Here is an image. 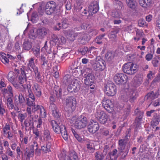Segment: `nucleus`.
Here are the masks:
<instances>
[{
	"label": "nucleus",
	"mask_w": 160,
	"mask_h": 160,
	"mask_svg": "<svg viewBox=\"0 0 160 160\" xmlns=\"http://www.w3.org/2000/svg\"><path fill=\"white\" fill-rule=\"evenodd\" d=\"M36 147L35 151V152L36 153V152H37L38 150V144L37 142L34 141H33V144L31 145L30 149V150H32V151H34V147Z\"/></svg>",
	"instance_id": "864d4df0"
},
{
	"label": "nucleus",
	"mask_w": 160,
	"mask_h": 160,
	"mask_svg": "<svg viewBox=\"0 0 160 160\" xmlns=\"http://www.w3.org/2000/svg\"><path fill=\"white\" fill-rule=\"evenodd\" d=\"M12 97L8 96L7 99L6 104L7 108L9 109H12L14 108V105L13 104V100L12 99Z\"/></svg>",
	"instance_id": "bb28decb"
},
{
	"label": "nucleus",
	"mask_w": 160,
	"mask_h": 160,
	"mask_svg": "<svg viewBox=\"0 0 160 160\" xmlns=\"http://www.w3.org/2000/svg\"><path fill=\"white\" fill-rule=\"evenodd\" d=\"M18 118L20 119V121L21 122H22L23 120L25 119V118L27 117L26 114L25 113H20L18 114Z\"/></svg>",
	"instance_id": "052dcab7"
},
{
	"label": "nucleus",
	"mask_w": 160,
	"mask_h": 160,
	"mask_svg": "<svg viewBox=\"0 0 160 160\" xmlns=\"http://www.w3.org/2000/svg\"><path fill=\"white\" fill-rule=\"evenodd\" d=\"M45 13L48 15L55 16L57 14V9L56 3L53 1L47 2L45 7Z\"/></svg>",
	"instance_id": "f03ea898"
},
{
	"label": "nucleus",
	"mask_w": 160,
	"mask_h": 160,
	"mask_svg": "<svg viewBox=\"0 0 160 160\" xmlns=\"http://www.w3.org/2000/svg\"><path fill=\"white\" fill-rule=\"evenodd\" d=\"M99 128L98 123L92 120L90 122L88 125V130L91 133L93 134L97 131Z\"/></svg>",
	"instance_id": "2eb2a0df"
},
{
	"label": "nucleus",
	"mask_w": 160,
	"mask_h": 160,
	"mask_svg": "<svg viewBox=\"0 0 160 160\" xmlns=\"http://www.w3.org/2000/svg\"><path fill=\"white\" fill-rule=\"evenodd\" d=\"M113 32H111L108 35V37L112 41H115L117 38V35Z\"/></svg>",
	"instance_id": "4d7b16f0"
},
{
	"label": "nucleus",
	"mask_w": 160,
	"mask_h": 160,
	"mask_svg": "<svg viewBox=\"0 0 160 160\" xmlns=\"http://www.w3.org/2000/svg\"><path fill=\"white\" fill-rule=\"evenodd\" d=\"M13 72H10L8 75V80L11 82H13L14 80V77L12 76L13 74Z\"/></svg>",
	"instance_id": "680f3d73"
},
{
	"label": "nucleus",
	"mask_w": 160,
	"mask_h": 160,
	"mask_svg": "<svg viewBox=\"0 0 160 160\" xmlns=\"http://www.w3.org/2000/svg\"><path fill=\"white\" fill-rule=\"evenodd\" d=\"M102 107L109 113H111L113 112V105L111 100L104 98L102 100Z\"/></svg>",
	"instance_id": "ddd939ff"
},
{
	"label": "nucleus",
	"mask_w": 160,
	"mask_h": 160,
	"mask_svg": "<svg viewBox=\"0 0 160 160\" xmlns=\"http://www.w3.org/2000/svg\"><path fill=\"white\" fill-rule=\"evenodd\" d=\"M138 24L139 26L141 27H144L146 24V22L144 20L141 19L138 21Z\"/></svg>",
	"instance_id": "0e129e2a"
},
{
	"label": "nucleus",
	"mask_w": 160,
	"mask_h": 160,
	"mask_svg": "<svg viewBox=\"0 0 160 160\" xmlns=\"http://www.w3.org/2000/svg\"><path fill=\"white\" fill-rule=\"evenodd\" d=\"M64 82L66 84H68L70 83L72 81V78L71 76L69 75H66L63 77Z\"/></svg>",
	"instance_id": "3c124183"
},
{
	"label": "nucleus",
	"mask_w": 160,
	"mask_h": 160,
	"mask_svg": "<svg viewBox=\"0 0 160 160\" xmlns=\"http://www.w3.org/2000/svg\"><path fill=\"white\" fill-rule=\"evenodd\" d=\"M73 135L74 136L77 140L79 142H81L82 141V139L79 134L76 132L75 130L72 128L71 129Z\"/></svg>",
	"instance_id": "de8ad7c7"
},
{
	"label": "nucleus",
	"mask_w": 160,
	"mask_h": 160,
	"mask_svg": "<svg viewBox=\"0 0 160 160\" xmlns=\"http://www.w3.org/2000/svg\"><path fill=\"white\" fill-rule=\"evenodd\" d=\"M160 122V116L157 115L156 113L154 114L152 120V125L157 126L159 124Z\"/></svg>",
	"instance_id": "c85d7f7f"
},
{
	"label": "nucleus",
	"mask_w": 160,
	"mask_h": 160,
	"mask_svg": "<svg viewBox=\"0 0 160 160\" xmlns=\"http://www.w3.org/2000/svg\"><path fill=\"white\" fill-rule=\"evenodd\" d=\"M0 58L2 62L5 64H7L9 62V59H13L14 58L13 57L8 54H6L2 52L1 53Z\"/></svg>",
	"instance_id": "4be33fe9"
},
{
	"label": "nucleus",
	"mask_w": 160,
	"mask_h": 160,
	"mask_svg": "<svg viewBox=\"0 0 160 160\" xmlns=\"http://www.w3.org/2000/svg\"><path fill=\"white\" fill-rule=\"evenodd\" d=\"M32 51H33L34 55L37 58H39L40 57V48L39 47L32 48Z\"/></svg>",
	"instance_id": "a19ab883"
},
{
	"label": "nucleus",
	"mask_w": 160,
	"mask_h": 160,
	"mask_svg": "<svg viewBox=\"0 0 160 160\" xmlns=\"http://www.w3.org/2000/svg\"><path fill=\"white\" fill-rule=\"evenodd\" d=\"M43 137L46 140H48L51 139V136L49 130L47 128H44L43 132Z\"/></svg>",
	"instance_id": "c756f323"
},
{
	"label": "nucleus",
	"mask_w": 160,
	"mask_h": 160,
	"mask_svg": "<svg viewBox=\"0 0 160 160\" xmlns=\"http://www.w3.org/2000/svg\"><path fill=\"white\" fill-rule=\"evenodd\" d=\"M94 80V76L85 77L83 79L84 83L88 86V92L90 93L93 94L95 92V84L93 82Z\"/></svg>",
	"instance_id": "7ed1b4c3"
},
{
	"label": "nucleus",
	"mask_w": 160,
	"mask_h": 160,
	"mask_svg": "<svg viewBox=\"0 0 160 160\" xmlns=\"http://www.w3.org/2000/svg\"><path fill=\"white\" fill-rule=\"evenodd\" d=\"M24 124L26 130H31L34 128L33 116H31L30 117H28V120H25L24 122Z\"/></svg>",
	"instance_id": "dca6fc26"
},
{
	"label": "nucleus",
	"mask_w": 160,
	"mask_h": 160,
	"mask_svg": "<svg viewBox=\"0 0 160 160\" xmlns=\"http://www.w3.org/2000/svg\"><path fill=\"white\" fill-rule=\"evenodd\" d=\"M34 151L29 149L28 148H27L25 150L24 155L27 156V159H29L30 157H32L34 154Z\"/></svg>",
	"instance_id": "f704fd0d"
},
{
	"label": "nucleus",
	"mask_w": 160,
	"mask_h": 160,
	"mask_svg": "<svg viewBox=\"0 0 160 160\" xmlns=\"http://www.w3.org/2000/svg\"><path fill=\"white\" fill-rule=\"evenodd\" d=\"M8 92L9 94L8 96L13 97V92L12 88L10 85H8L7 87Z\"/></svg>",
	"instance_id": "e2e57ef3"
},
{
	"label": "nucleus",
	"mask_w": 160,
	"mask_h": 160,
	"mask_svg": "<svg viewBox=\"0 0 160 160\" xmlns=\"http://www.w3.org/2000/svg\"><path fill=\"white\" fill-rule=\"evenodd\" d=\"M32 92H33L35 95L38 97H40L42 94L41 87L37 83H33L32 87Z\"/></svg>",
	"instance_id": "6ab92c4d"
},
{
	"label": "nucleus",
	"mask_w": 160,
	"mask_h": 160,
	"mask_svg": "<svg viewBox=\"0 0 160 160\" xmlns=\"http://www.w3.org/2000/svg\"><path fill=\"white\" fill-rule=\"evenodd\" d=\"M84 73V77L94 76L92 69L90 68H86L85 70Z\"/></svg>",
	"instance_id": "79ce46f5"
},
{
	"label": "nucleus",
	"mask_w": 160,
	"mask_h": 160,
	"mask_svg": "<svg viewBox=\"0 0 160 160\" xmlns=\"http://www.w3.org/2000/svg\"><path fill=\"white\" fill-rule=\"evenodd\" d=\"M12 84L13 86L16 89H18L20 91L22 92L25 88H23L22 87L15 82H12Z\"/></svg>",
	"instance_id": "8fccbe9b"
},
{
	"label": "nucleus",
	"mask_w": 160,
	"mask_h": 160,
	"mask_svg": "<svg viewBox=\"0 0 160 160\" xmlns=\"http://www.w3.org/2000/svg\"><path fill=\"white\" fill-rule=\"evenodd\" d=\"M49 109L52 112L58 109L57 108L56 105L54 103H50V105L49 106Z\"/></svg>",
	"instance_id": "774afa93"
},
{
	"label": "nucleus",
	"mask_w": 160,
	"mask_h": 160,
	"mask_svg": "<svg viewBox=\"0 0 160 160\" xmlns=\"http://www.w3.org/2000/svg\"><path fill=\"white\" fill-rule=\"evenodd\" d=\"M38 112H40V115L42 117L45 118L46 117V114L45 111V110L43 107L41 106V107Z\"/></svg>",
	"instance_id": "603ef678"
},
{
	"label": "nucleus",
	"mask_w": 160,
	"mask_h": 160,
	"mask_svg": "<svg viewBox=\"0 0 160 160\" xmlns=\"http://www.w3.org/2000/svg\"><path fill=\"white\" fill-rule=\"evenodd\" d=\"M32 47V43L28 41H25L23 44V49L26 50H28Z\"/></svg>",
	"instance_id": "7c9ffc66"
},
{
	"label": "nucleus",
	"mask_w": 160,
	"mask_h": 160,
	"mask_svg": "<svg viewBox=\"0 0 160 160\" xmlns=\"http://www.w3.org/2000/svg\"><path fill=\"white\" fill-rule=\"evenodd\" d=\"M5 112V110L2 104V102L0 101V115L2 116Z\"/></svg>",
	"instance_id": "13d9d810"
},
{
	"label": "nucleus",
	"mask_w": 160,
	"mask_h": 160,
	"mask_svg": "<svg viewBox=\"0 0 160 160\" xmlns=\"http://www.w3.org/2000/svg\"><path fill=\"white\" fill-rule=\"evenodd\" d=\"M40 20L43 24H47L49 22V19L48 18L45 16H42L40 18Z\"/></svg>",
	"instance_id": "6e6d98bb"
},
{
	"label": "nucleus",
	"mask_w": 160,
	"mask_h": 160,
	"mask_svg": "<svg viewBox=\"0 0 160 160\" xmlns=\"http://www.w3.org/2000/svg\"><path fill=\"white\" fill-rule=\"evenodd\" d=\"M28 69L27 68H24L22 67L21 68V73L19 76L18 81V82L21 85V86L23 88H25V87L23 84L26 83L27 81V78L25 73V71L27 70Z\"/></svg>",
	"instance_id": "9b49d317"
},
{
	"label": "nucleus",
	"mask_w": 160,
	"mask_h": 160,
	"mask_svg": "<svg viewBox=\"0 0 160 160\" xmlns=\"http://www.w3.org/2000/svg\"><path fill=\"white\" fill-rule=\"evenodd\" d=\"M122 70L124 72L128 74L132 75L137 72L136 65L131 62L125 63L122 66Z\"/></svg>",
	"instance_id": "39448f33"
},
{
	"label": "nucleus",
	"mask_w": 160,
	"mask_h": 160,
	"mask_svg": "<svg viewBox=\"0 0 160 160\" xmlns=\"http://www.w3.org/2000/svg\"><path fill=\"white\" fill-rule=\"evenodd\" d=\"M114 80L118 85H121L125 83L128 79V77L126 74L122 73H118L115 75Z\"/></svg>",
	"instance_id": "6e6552de"
},
{
	"label": "nucleus",
	"mask_w": 160,
	"mask_h": 160,
	"mask_svg": "<svg viewBox=\"0 0 160 160\" xmlns=\"http://www.w3.org/2000/svg\"><path fill=\"white\" fill-rule=\"evenodd\" d=\"M34 60V58H32L29 60L28 64V69L30 67L33 69L32 71L34 72L35 78L37 81H41V74L38 71V67L35 65Z\"/></svg>",
	"instance_id": "423d86ee"
},
{
	"label": "nucleus",
	"mask_w": 160,
	"mask_h": 160,
	"mask_svg": "<svg viewBox=\"0 0 160 160\" xmlns=\"http://www.w3.org/2000/svg\"><path fill=\"white\" fill-rule=\"evenodd\" d=\"M62 26L63 28H67L69 25V23L68 19L66 18H63L61 20Z\"/></svg>",
	"instance_id": "49530a36"
},
{
	"label": "nucleus",
	"mask_w": 160,
	"mask_h": 160,
	"mask_svg": "<svg viewBox=\"0 0 160 160\" xmlns=\"http://www.w3.org/2000/svg\"><path fill=\"white\" fill-rule=\"evenodd\" d=\"M50 122L54 132L57 134L61 133L63 139L65 140H68V136L65 126L60 123L59 121L52 120Z\"/></svg>",
	"instance_id": "f257e3e1"
},
{
	"label": "nucleus",
	"mask_w": 160,
	"mask_h": 160,
	"mask_svg": "<svg viewBox=\"0 0 160 160\" xmlns=\"http://www.w3.org/2000/svg\"><path fill=\"white\" fill-rule=\"evenodd\" d=\"M53 94L55 95L58 98H61L62 97V89L58 87V88L54 90Z\"/></svg>",
	"instance_id": "ea45409f"
},
{
	"label": "nucleus",
	"mask_w": 160,
	"mask_h": 160,
	"mask_svg": "<svg viewBox=\"0 0 160 160\" xmlns=\"http://www.w3.org/2000/svg\"><path fill=\"white\" fill-rule=\"evenodd\" d=\"M59 42L58 38L57 36L55 34H53L51 36V38L50 41V43L52 44H57Z\"/></svg>",
	"instance_id": "473e14b6"
},
{
	"label": "nucleus",
	"mask_w": 160,
	"mask_h": 160,
	"mask_svg": "<svg viewBox=\"0 0 160 160\" xmlns=\"http://www.w3.org/2000/svg\"><path fill=\"white\" fill-rule=\"evenodd\" d=\"M158 94L159 93L158 92L152 91L147 95L145 97V99L151 101L157 98Z\"/></svg>",
	"instance_id": "393cba45"
},
{
	"label": "nucleus",
	"mask_w": 160,
	"mask_h": 160,
	"mask_svg": "<svg viewBox=\"0 0 160 160\" xmlns=\"http://www.w3.org/2000/svg\"><path fill=\"white\" fill-rule=\"evenodd\" d=\"M87 124V118L84 115H81L76 120L74 126L77 129H81L85 128Z\"/></svg>",
	"instance_id": "0eeeda50"
},
{
	"label": "nucleus",
	"mask_w": 160,
	"mask_h": 160,
	"mask_svg": "<svg viewBox=\"0 0 160 160\" xmlns=\"http://www.w3.org/2000/svg\"><path fill=\"white\" fill-rule=\"evenodd\" d=\"M39 58V60L40 62H48V61L46 60V55L45 54H41V56Z\"/></svg>",
	"instance_id": "338daca9"
},
{
	"label": "nucleus",
	"mask_w": 160,
	"mask_h": 160,
	"mask_svg": "<svg viewBox=\"0 0 160 160\" xmlns=\"http://www.w3.org/2000/svg\"><path fill=\"white\" fill-rule=\"evenodd\" d=\"M80 85L77 82L74 81L72 82V83L68 85L67 90L71 92L75 93L77 92L80 89Z\"/></svg>",
	"instance_id": "f3484780"
},
{
	"label": "nucleus",
	"mask_w": 160,
	"mask_h": 160,
	"mask_svg": "<svg viewBox=\"0 0 160 160\" xmlns=\"http://www.w3.org/2000/svg\"><path fill=\"white\" fill-rule=\"evenodd\" d=\"M137 98V96L136 92L133 91H132L130 92L128 96L130 102H133Z\"/></svg>",
	"instance_id": "4c0bfd02"
},
{
	"label": "nucleus",
	"mask_w": 160,
	"mask_h": 160,
	"mask_svg": "<svg viewBox=\"0 0 160 160\" xmlns=\"http://www.w3.org/2000/svg\"><path fill=\"white\" fill-rule=\"evenodd\" d=\"M48 30L44 27H41L37 30V36L42 39L44 38L47 33Z\"/></svg>",
	"instance_id": "5701e85b"
},
{
	"label": "nucleus",
	"mask_w": 160,
	"mask_h": 160,
	"mask_svg": "<svg viewBox=\"0 0 160 160\" xmlns=\"http://www.w3.org/2000/svg\"><path fill=\"white\" fill-rule=\"evenodd\" d=\"M128 133L125 136V138L120 139L118 142V150L120 152H123L125 150L128 142V139L130 138V135Z\"/></svg>",
	"instance_id": "f8f14e48"
},
{
	"label": "nucleus",
	"mask_w": 160,
	"mask_h": 160,
	"mask_svg": "<svg viewBox=\"0 0 160 160\" xmlns=\"http://www.w3.org/2000/svg\"><path fill=\"white\" fill-rule=\"evenodd\" d=\"M58 158L60 160H78L77 154L74 151L69 152L68 156L66 155L65 151H63L58 155Z\"/></svg>",
	"instance_id": "20e7f679"
},
{
	"label": "nucleus",
	"mask_w": 160,
	"mask_h": 160,
	"mask_svg": "<svg viewBox=\"0 0 160 160\" xmlns=\"http://www.w3.org/2000/svg\"><path fill=\"white\" fill-rule=\"evenodd\" d=\"M89 12L91 13V14L95 13L99 9V5L96 2H94L91 3L88 7Z\"/></svg>",
	"instance_id": "412c9836"
},
{
	"label": "nucleus",
	"mask_w": 160,
	"mask_h": 160,
	"mask_svg": "<svg viewBox=\"0 0 160 160\" xmlns=\"http://www.w3.org/2000/svg\"><path fill=\"white\" fill-rule=\"evenodd\" d=\"M76 104V101L75 98L72 97H69L67 98L66 99V106L68 108V110L70 109H72Z\"/></svg>",
	"instance_id": "aec40b11"
},
{
	"label": "nucleus",
	"mask_w": 160,
	"mask_h": 160,
	"mask_svg": "<svg viewBox=\"0 0 160 160\" xmlns=\"http://www.w3.org/2000/svg\"><path fill=\"white\" fill-rule=\"evenodd\" d=\"M88 40V36L86 34H84L82 37L78 39L80 44L82 45L85 44Z\"/></svg>",
	"instance_id": "2f4dec72"
},
{
	"label": "nucleus",
	"mask_w": 160,
	"mask_h": 160,
	"mask_svg": "<svg viewBox=\"0 0 160 160\" xmlns=\"http://www.w3.org/2000/svg\"><path fill=\"white\" fill-rule=\"evenodd\" d=\"M105 61L100 58H97L95 63L93 65V67L96 71H102L106 68Z\"/></svg>",
	"instance_id": "9d476101"
},
{
	"label": "nucleus",
	"mask_w": 160,
	"mask_h": 160,
	"mask_svg": "<svg viewBox=\"0 0 160 160\" xmlns=\"http://www.w3.org/2000/svg\"><path fill=\"white\" fill-rule=\"evenodd\" d=\"M87 147L88 151L90 152H93L95 150L93 142H89L86 144Z\"/></svg>",
	"instance_id": "e433bc0d"
},
{
	"label": "nucleus",
	"mask_w": 160,
	"mask_h": 160,
	"mask_svg": "<svg viewBox=\"0 0 160 160\" xmlns=\"http://www.w3.org/2000/svg\"><path fill=\"white\" fill-rule=\"evenodd\" d=\"M127 6L130 8H135L137 6V2L136 0H126Z\"/></svg>",
	"instance_id": "cd10ccee"
},
{
	"label": "nucleus",
	"mask_w": 160,
	"mask_h": 160,
	"mask_svg": "<svg viewBox=\"0 0 160 160\" xmlns=\"http://www.w3.org/2000/svg\"><path fill=\"white\" fill-rule=\"evenodd\" d=\"M136 114L137 115H139V117L135 119V122L134 124V126H135V130L137 131L138 128H140L141 122L140 121L142 119V117L143 115V112H139L138 110L135 111Z\"/></svg>",
	"instance_id": "a211bd4d"
},
{
	"label": "nucleus",
	"mask_w": 160,
	"mask_h": 160,
	"mask_svg": "<svg viewBox=\"0 0 160 160\" xmlns=\"http://www.w3.org/2000/svg\"><path fill=\"white\" fill-rule=\"evenodd\" d=\"M78 35V33H75L73 30H72L70 31L68 36V38L71 41H73Z\"/></svg>",
	"instance_id": "58836bf2"
},
{
	"label": "nucleus",
	"mask_w": 160,
	"mask_h": 160,
	"mask_svg": "<svg viewBox=\"0 0 160 160\" xmlns=\"http://www.w3.org/2000/svg\"><path fill=\"white\" fill-rule=\"evenodd\" d=\"M51 144L50 143H48L46 145L45 147L44 146H42L41 150L45 153H47V152L51 151Z\"/></svg>",
	"instance_id": "37998d69"
},
{
	"label": "nucleus",
	"mask_w": 160,
	"mask_h": 160,
	"mask_svg": "<svg viewBox=\"0 0 160 160\" xmlns=\"http://www.w3.org/2000/svg\"><path fill=\"white\" fill-rule=\"evenodd\" d=\"M95 117L101 123L105 124L108 120L107 114L103 111H97L95 114Z\"/></svg>",
	"instance_id": "4468645a"
},
{
	"label": "nucleus",
	"mask_w": 160,
	"mask_h": 160,
	"mask_svg": "<svg viewBox=\"0 0 160 160\" xmlns=\"http://www.w3.org/2000/svg\"><path fill=\"white\" fill-rule=\"evenodd\" d=\"M104 91L108 96H112L115 95L116 92L115 85L112 83L108 82L105 87Z\"/></svg>",
	"instance_id": "1a4fd4ad"
},
{
	"label": "nucleus",
	"mask_w": 160,
	"mask_h": 160,
	"mask_svg": "<svg viewBox=\"0 0 160 160\" xmlns=\"http://www.w3.org/2000/svg\"><path fill=\"white\" fill-rule=\"evenodd\" d=\"M88 50V49L87 47H84L83 48L80 49V52L82 55H84L87 53Z\"/></svg>",
	"instance_id": "69168bd1"
},
{
	"label": "nucleus",
	"mask_w": 160,
	"mask_h": 160,
	"mask_svg": "<svg viewBox=\"0 0 160 160\" xmlns=\"http://www.w3.org/2000/svg\"><path fill=\"white\" fill-rule=\"evenodd\" d=\"M10 130V126L8 123H7L4 126L2 127V132L4 136L7 135L8 132Z\"/></svg>",
	"instance_id": "72a5a7b5"
},
{
	"label": "nucleus",
	"mask_w": 160,
	"mask_h": 160,
	"mask_svg": "<svg viewBox=\"0 0 160 160\" xmlns=\"http://www.w3.org/2000/svg\"><path fill=\"white\" fill-rule=\"evenodd\" d=\"M118 150L116 149H114L112 152H109L107 155L106 160H116L118 156L116 155Z\"/></svg>",
	"instance_id": "b1692460"
},
{
	"label": "nucleus",
	"mask_w": 160,
	"mask_h": 160,
	"mask_svg": "<svg viewBox=\"0 0 160 160\" xmlns=\"http://www.w3.org/2000/svg\"><path fill=\"white\" fill-rule=\"evenodd\" d=\"M113 57V54L110 52H108L106 54L105 57L106 60L108 61H110L112 60Z\"/></svg>",
	"instance_id": "a18cd8bd"
},
{
	"label": "nucleus",
	"mask_w": 160,
	"mask_h": 160,
	"mask_svg": "<svg viewBox=\"0 0 160 160\" xmlns=\"http://www.w3.org/2000/svg\"><path fill=\"white\" fill-rule=\"evenodd\" d=\"M19 104L20 105H23L25 101V98L22 94L20 93L18 96Z\"/></svg>",
	"instance_id": "09e8293b"
},
{
	"label": "nucleus",
	"mask_w": 160,
	"mask_h": 160,
	"mask_svg": "<svg viewBox=\"0 0 160 160\" xmlns=\"http://www.w3.org/2000/svg\"><path fill=\"white\" fill-rule=\"evenodd\" d=\"M140 5L143 8H146L149 7L152 3L151 0H139Z\"/></svg>",
	"instance_id": "a878e982"
},
{
	"label": "nucleus",
	"mask_w": 160,
	"mask_h": 160,
	"mask_svg": "<svg viewBox=\"0 0 160 160\" xmlns=\"http://www.w3.org/2000/svg\"><path fill=\"white\" fill-rule=\"evenodd\" d=\"M95 160H103L105 156L99 151L96 152L94 153Z\"/></svg>",
	"instance_id": "c9c22d12"
},
{
	"label": "nucleus",
	"mask_w": 160,
	"mask_h": 160,
	"mask_svg": "<svg viewBox=\"0 0 160 160\" xmlns=\"http://www.w3.org/2000/svg\"><path fill=\"white\" fill-rule=\"evenodd\" d=\"M160 58L157 56L155 57L152 61V63L154 67H157L158 65Z\"/></svg>",
	"instance_id": "c03bdc74"
},
{
	"label": "nucleus",
	"mask_w": 160,
	"mask_h": 160,
	"mask_svg": "<svg viewBox=\"0 0 160 160\" xmlns=\"http://www.w3.org/2000/svg\"><path fill=\"white\" fill-rule=\"evenodd\" d=\"M26 100L27 105L29 107H31L33 106L34 105V104H35V101L32 100L30 99L29 98H27Z\"/></svg>",
	"instance_id": "5fc2aeb1"
},
{
	"label": "nucleus",
	"mask_w": 160,
	"mask_h": 160,
	"mask_svg": "<svg viewBox=\"0 0 160 160\" xmlns=\"http://www.w3.org/2000/svg\"><path fill=\"white\" fill-rule=\"evenodd\" d=\"M52 114L53 116L57 119L59 118L60 115L58 109L52 111Z\"/></svg>",
	"instance_id": "bf43d9fd"
}]
</instances>
